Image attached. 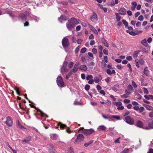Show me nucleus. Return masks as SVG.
Here are the masks:
<instances>
[{
	"mask_svg": "<svg viewBox=\"0 0 153 153\" xmlns=\"http://www.w3.org/2000/svg\"><path fill=\"white\" fill-rule=\"evenodd\" d=\"M93 140H91L88 143H85L84 144V146L85 147H87L88 146H89L92 143H93Z\"/></svg>",
	"mask_w": 153,
	"mask_h": 153,
	"instance_id": "cd10ccee",
	"label": "nucleus"
},
{
	"mask_svg": "<svg viewBox=\"0 0 153 153\" xmlns=\"http://www.w3.org/2000/svg\"><path fill=\"white\" fill-rule=\"evenodd\" d=\"M58 126H59L60 128H62L66 126V125H65L62 124L60 123H59L58 124Z\"/></svg>",
	"mask_w": 153,
	"mask_h": 153,
	"instance_id": "72a5a7b5",
	"label": "nucleus"
},
{
	"mask_svg": "<svg viewBox=\"0 0 153 153\" xmlns=\"http://www.w3.org/2000/svg\"><path fill=\"white\" fill-rule=\"evenodd\" d=\"M74 65V63L73 62H71L69 63L68 66L70 68H71Z\"/></svg>",
	"mask_w": 153,
	"mask_h": 153,
	"instance_id": "4c0bfd02",
	"label": "nucleus"
},
{
	"mask_svg": "<svg viewBox=\"0 0 153 153\" xmlns=\"http://www.w3.org/2000/svg\"><path fill=\"white\" fill-rule=\"evenodd\" d=\"M66 67H65L63 66H62V67L61 68V71L62 73H63L64 72L68 71V70L66 69Z\"/></svg>",
	"mask_w": 153,
	"mask_h": 153,
	"instance_id": "bb28decb",
	"label": "nucleus"
},
{
	"mask_svg": "<svg viewBox=\"0 0 153 153\" xmlns=\"http://www.w3.org/2000/svg\"><path fill=\"white\" fill-rule=\"evenodd\" d=\"M119 12L121 15H125L126 13V10L124 8H122L119 10Z\"/></svg>",
	"mask_w": 153,
	"mask_h": 153,
	"instance_id": "f8f14e48",
	"label": "nucleus"
},
{
	"mask_svg": "<svg viewBox=\"0 0 153 153\" xmlns=\"http://www.w3.org/2000/svg\"><path fill=\"white\" fill-rule=\"evenodd\" d=\"M132 103V104L134 105L137 106L139 105V103L135 101H133Z\"/></svg>",
	"mask_w": 153,
	"mask_h": 153,
	"instance_id": "13d9d810",
	"label": "nucleus"
},
{
	"mask_svg": "<svg viewBox=\"0 0 153 153\" xmlns=\"http://www.w3.org/2000/svg\"><path fill=\"white\" fill-rule=\"evenodd\" d=\"M140 52V51L139 50L135 51L134 52V54L132 55V56L133 58L134 59L136 58L137 57L138 54Z\"/></svg>",
	"mask_w": 153,
	"mask_h": 153,
	"instance_id": "a211bd4d",
	"label": "nucleus"
},
{
	"mask_svg": "<svg viewBox=\"0 0 153 153\" xmlns=\"http://www.w3.org/2000/svg\"><path fill=\"white\" fill-rule=\"evenodd\" d=\"M133 109L137 111H139L138 112L140 113L142 112L145 110V108L141 106L139 108L137 106H134L133 107Z\"/></svg>",
	"mask_w": 153,
	"mask_h": 153,
	"instance_id": "6e6552de",
	"label": "nucleus"
},
{
	"mask_svg": "<svg viewBox=\"0 0 153 153\" xmlns=\"http://www.w3.org/2000/svg\"><path fill=\"white\" fill-rule=\"evenodd\" d=\"M81 77L83 79H85V76L84 74H82L81 75Z\"/></svg>",
	"mask_w": 153,
	"mask_h": 153,
	"instance_id": "052dcab7",
	"label": "nucleus"
},
{
	"mask_svg": "<svg viewBox=\"0 0 153 153\" xmlns=\"http://www.w3.org/2000/svg\"><path fill=\"white\" fill-rule=\"evenodd\" d=\"M93 78V76L92 75H89L87 76L86 79L87 80H89L92 79Z\"/></svg>",
	"mask_w": 153,
	"mask_h": 153,
	"instance_id": "2f4dec72",
	"label": "nucleus"
},
{
	"mask_svg": "<svg viewBox=\"0 0 153 153\" xmlns=\"http://www.w3.org/2000/svg\"><path fill=\"white\" fill-rule=\"evenodd\" d=\"M62 44L63 47H66L69 44L68 39L66 37H64L62 40Z\"/></svg>",
	"mask_w": 153,
	"mask_h": 153,
	"instance_id": "0eeeda50",
	"label": "nucleus"
},
{
	"mask_svg": "<svg viewBox=\"0 0 153 153\" xmlns=\"http://www.w3.org/2000/svg\"><path fill=\"white\" fill-rule=\"evenodd\" d=\"M137 126L139 127L140 128H143V123L140 120H138L137 121Z\"/></svg>",
	"mask_w": 153,
	"mask_h": 153,
	"instance_id": "4468645a",
	"label": "nucleus"
},
{
	"mask_svg": "<svg viewBox=\"0 0 153 153\" xmlns=\"http://www.w3.org/2000/svg\"><path fill=\"white\" fill-rule=\"evenodd\" d=\"M102 116L104 118H105V119H108L109 118H111V117L109 115H107L106 116L103 115H102Z\"/></svg>",
	"mask_w": 153,
	"mask_h": 153,
	"instance_id": "49530a36",
	"label": "nucleus"
},
{
	"mask_svg": "<svg viewBox=\"0 0 153 153\" xmlns=\"http://www.w3.org/2000/svg\"><path fill=\"white\" fill-rule=\"evenodd\" d=\"M88 68L86 65H82L80 66L79 69L84 71H86L87 70Z\"/></svg>",
	"mask_w": 153,
	"mask_h": 153,
	"instance_id": "9b49d317",
	"label": "nucleus"
},
{
	"mask_svg": "<svg viewBox=\"0 0 153 153\" xmlns=\"http://www.w3.org/2000/svg\"><path fill=\"white\" fill-rule=\"evenodd\" d=\"M84 138V136L82 134H79L77 136L74 143L76 144H78L82 141Z\"/></svg>",
	"mask_w": 153,
	"mask_h": 153,
	"instance_id": "39448f33",
	"label": "nucleus"
},
{
	"mask_svg": "<svg viewBox=\"0 0 153 153\" xmlns=\"http://www.w3.org/2000/svg\"><path fill=\"white\" fill-rule=\"evenodd\" d=\"M128 97V95L126 94H124L121 96V98H126Z\"/></svg>",
	"mask_w": 153,
	"mask_h": 153,
	"instance_id": "5fc2aeb1",
	"label": "nucleus"
},
{
	"mask_svg": "<svg viewBox=\"0 0 153 153\" xmlns=\"http://www.w3.org/2000/svg\"><path fill=\"white\" fill-rule=\"evenodd\" d=\"M128 89V90L132 91L133 90L132 86L131 85H129L127 87Z\"/></svg>",
	"mask_w": 153,
	"mask_h": 153,
	"instance_id": "f704fd0d",
	"label": "nucleus"
},
{
	"mask_svg": "<svg viewBox=\"0 0 153 153\" xmlns=\"http://www.w3.org/2000/svg\"><path fill=\"white\" fill-rule=\"evenodd\" d=\"M130 91H129L128 90H125V92L126 93V94L128 95L129 94H131V92H130Z\"/></svg>",
	"mask_w": 153,
	"mask_h": 153,
	"instance_id": "338daca9",
	"label": "nucleus"
},
{
	"mask_svg": "<svg viewBox=\"0 0 153 153\" xmlns=\"http://www.w3.org/2000/svg\"><path fill=\"white\" fill-rule=\"evenodd\" d=\"M143 73L146 76H148L150 73V71L148 69L147 67H146L144 70Z\"/></svg>",
	"mask_w": 153,
	"mask_h": 153,
	"instance_id": "dca6fc26",
	"label": "nucleus"
},
{
	"mask_svg": "<svg viewBox=\"0 0 153 153\" xmlns=\"http://www.w3.org/2000/svg\"><path fill=\"white\" fill-rule=\"evenodd\" d=\"M141 43L144 46L147 47L148 46V43L147 42L146 40V39H144L142 41Z\"/></svg>",
	"mask_w": 153,
	"mask_h": 153,
	"instance_id": "b1692460",
	"label": "nucleus"
},
{
	"mask_svg": "<svg viewBox=\"0 0 153 153\" xmlns=\"http://www.w3.org/2000/svg\"><path fill=\"white\" fill-rule=\"evenodd\" d=\"M147 153H153V149H150L149 151Z\"/></svg>",
	"mask_w": 153,
	"mask_h": 153,
	"instance_id": "774afa93",
	"label": "nucleus"
},
{
	"mask_svg": "<svg viewBox=\"0 0 153 153\" xmlns=\"http://www.w3.org/2000/svg\"><path fill=\"white\" fill-rule=\"evenodd\" d=\"M130 113L128 111H126L124 114V116L128 115Z\"/></svg>",
	"mask_w": 153,
	"mask_h": 153,
	"instance_id": "4d7b16f0",
	"label": "nucleus"
},
{
	"mask_svg": "<svg viewBox=\"0 0 153 153\" xmlns=\"http://www.w3.org/2000/svg\"><path fill=\"white\" fill-rule=\"evenodd\" d=\"M82 130L81 132L86 135H89L93 133H94V131L92 128H91L89 129H85L83 128H82L80 129V130Z\"/></svg>",
	"mask_w": 153,
	"mask_h": 153,
	"instance_id": "f03ea898",
	"label": "nucleus"
},
{
	"mask_svg": "<svg viewBox=\"0 0 153 153\" xmlns=\"http://www.w3.org/2000/svg\"><path fill=\"white\" fill-rule=\"evenodd\" d=\"M124 108V107L123 106H119V107H118L117 108V109L118 110H122Z\"/></svg>",
	"mask_w": 153,
	"mask_h": 153,
	"instance_id": "de8ad7c7",
	"label": "nucleus"
},
{
	"mask_svg": "<svg viewBox=\"0 0 153 153\" xmlns=\"http://www.w3.org/2000/svg\"><path fill=\"white\" fill-rule=\"evenodd\" d=\"M107 73L109 75H111L112 74H115L116 73L115 71L114 70H113L112 71L110 69H108L107 70Z\"/></svg>",
	"mask_w": 153,
	"mask_h": 153,
	"instance_id": "5701e85b",
	"label": "nucleus"
},
{
	"mask_svg": "<svg viewBox=\"0 0 153 153\" xmlns=\"http://www.w3.org/2000/svg\"><path fill=\"white\" fill-rule=\"evenodd\" d=\"M144 97L147 100H149L150 99L153 100V95H145L144 96Z\"/></svg>",
	"mask_w": 153,
	"mask_h": 153,
	"instance_id": "412c9836",
	"label": "nucleus"
},
{
	"mask_svg": "<svg viewBox=\"0 0 153 153\" xmlns=\"http://www.w3.org/2000/svg\"><path fill=\"white\" fill-rule=\"evenodd\" d=\"M148 126L150 129L153 128V120L152 122L149 123L148 124Z\"/></svg>",
	"mask_w": 153,
	"mask_h": 153,
	"instance_id": "c85d7f7f",
	"label": "nucleus"
},
{
	"mask_svg": "<svg viewBox=\"0 0 153 153\" xmlns=\"http://www.w3.org/2000/svg\"><path fill=\"white\" fill-rule=\"evenodd\" d=\"M19 17L22 20H26L27 17L23 13H21L19 15Z\"/></svg>",
	"mask_w": 153,
	"mask_h": 153,
	"instance_id": "ddd939ff",
	"label": "nucleus"
},
{
	"mask_svg": "<svg viewBox=\"0 0 153 153\" xmlns=\"http://www.w3.org/2000/svg\"><path fill=\"white\" fill-rule=\"evenodd\" d=\"M79 62H77L76 63L73 69V71L74 73H75L79 69Z\"/></svg>",
	"mask_w": 153,
	"mask_h": 153,
	"instance_id": "9d476101",
	"label": "nucleus"
},
{
	"mask_svg": "<svg viewBox=\"0 0 153 153\" xmlns=\"http://www.w3.org/2000/svg\"><path fill=\"white\" fill-rule=\"evenodd\" d=\"M143 105L146 108V110L153 111V107L152 106L146 104H144Z\"/></svg>",
	"mask_w": 153,
	"mask_h": 153,
	"instance_id": "f3484780",
	"label": "nucleus"
},
{
	"mask_svg": "<svg viewBox=\"0 0 153 153\" xmlns=\"http://www.w3.org/2000/svg\"><path fill=\"white\" fill-rule=\"evenodd\" d=\"M106 128V127L103 125L100 126L97 128V129L99 131L105 130Z\"/></svg>",
	"mask_w": 153,
	"mask_h": 153,
	"instance_id": "aec40b11",
	"label": "nucleus"
},
{
	"mask_svg": "<svg viewBox=\"0 0 153 153\" xmlns=\"http://www.w3.org/2000/svg\"><path fill=\"white\" fill-rule=\"evenodd\" d=\"M123 102L125 103H128L130 102V101L128 99H125L124 100Z\"/></svg>",
	"mask_w": 153,
	"mask_h": 153,
	"instance_id": "603ef678",
	"label": "nucleus"
},
{
	"mask_svg": "<svg viewBox=\"0 0 153 153\" xmlns=\"http://www.w3.org/2000/svg\"><path fill=\"white\" fill-rule=\"evenodd\" d=\"M58 137V135L56 134H52L51 135V138L53 140H56Z\"/></svg>",
	"mask_w": 153,
	"mask_h": 153,
	"instance_id": "4be33fe9",
	"label": "nucleus"
},
{
	"mask_svg": "<svg viewBox=\"0 0 153 153\" xmlns=\"http://www.w3.org/2000/svg\"><path fill=\"white\" fill-rule=\"evenodd\" d=\"M97 88L98 91L102 89L101 87L99 85H97Z\"/></svg>",
	"mask_w": 153,
	"mask_h": 153,
	"instance_id": "bf43d9fd",
	"label": "nucleus"
},
{
	"mask_svg": "<svg viewBox=\"0 0 153 153\" xmlns=\"http://www.w3.org/2000/svg\"><path fill=\"white\" fill-rule=\"evenodd\" d=\"M131 83L132 86L134 87V88H135L137 87V85L136 84L135 82L134 81H132L131 82Z\"/></svg>",
	"mask_w": 153,
	"mask_h": 153,
	"instance_id": "a19ab883",
	"label": "nucleus"
},
{
	"mask_svg": "<svg viewBox=\"0 0 153 153\" xmlns=\"http://www.w3.org/2000/svg\"><path fill=\"white\" fill-rule=\"evenodd\" d=\"M5 123L8 127H11L13 124V121L12 118L9 116L7 117L6 118V120Z\"/></svg>",
	"mask_w": 153,
	"mask_h": 153,
	"instance_id": "7ed1b4c3",
	"label": "nucleus"
},
{
	"mask_svg": "<svg viewBox=\"0 0 153 153\" xmlns=\"http://www.w3.org/2000/svg\"><path fill=\"white\" fill-rule=\"evenodd\" d=\"M111 118H113L116 119L117 120H119L120 119V116H116L115 115H112L111 117Z\"/></svg>",
	"mask_w": 153,
	"mask_h": 153,
	"instance_id": "e433bc0d",
	"label": "nucleus"
},
{
	"mask_svg": "<svg viewBox=\"0 0 153 153\" xmlns=\"http://www.w3.org/2000/svg\"><path fill=\"white\" fill-rule=\"evenodd\" d=\"M149 116L151 118L153 117V111L149 113Z\"/></svg>",
	"mask_w": 153,
	"mask_h": 153,
	"instance_id": "69168bd1",
	"label": "nucleus"
},
{
	"mask_svg": "<svg viewBox=\"0 0 153 153\" xmlns=\"http://www.w3.org/2000/svg\"><path fill=\"white\" fill-rule=\"evenodd\" d=\"M140 63L141 65H143L145 63V62L143 59H141L140 60Z\"/></svg>",
	"mask_w": 153,
	"mask_h": 153,
	"instance_id": "8fccbe9b",
	"label": "nucleus"
},
{
	"mask_svg": "<svg viewBox=\"0 0 153 153\" xmlns=\"http://www.w3.org/2000/svg\"><path fill=\"white\" fill-rule=\"evenodd\" d=\"M79 23V22L76 19L74 18H71L66 23L67 28L69 30H71L72 28H74L76 25Z\"/></svg>",
	"mask_w": 153,
	"mask_h": 153,
	"instance_id": "f257e3e1",
	"label": "nucleus"
},
{
	"mask_svg": "<svg viewBox=\"0 0 153 153\" xmlns=\"http://www.w3.org/2000/svg\"><path fill=\"white\" fill-rule=\"evenodd\" d=\"M100 102L102 104H107V105L109 106H111V102L110 101H108L106 102H103L100 101Z\"/></svg>",
	"mask_w": 153,
	"mask_h": 153,
	"instance_id": "7c9ffc66",
	"label": "nucleus"
},
{
	"mask_svg": "<svg viewBox=\"0 0 153 153\" xmlns=\"http://www.w3.org/2000/svg\"><path fill=\"white\" fill-rule=\"evenodd\" d=\"M143 16L142 15H141L138 18V19L139 21H142L143 20Z\"/></svg>",
	"mask_w": 153,
	"mask_h": 153,
	"instance_id": "c03bdc74",
	"label": "nucleus"
},
{
	"mask_svg": "<svg viewBox=\"0 0 153 153\" xmlns=\"http://www.w3.org/2000/svg\"><path fill=\"white\" fill-rule=\"evenodd\" d=\"M80 47L79 46L77 47L75 49V51L76 53H77L79 50Z\"/></svg>",
	"mask_w": 153,
	"mask_h": 153,
	"instance_id": "864d4df0",
	"label": "nucleus"
},
{
	"mask_svg": "<svg viewBox=\"0 0 153 153\" xmlns=\"http://www.w3.org/2000/svg\"><path fill=\"white\" fill-rule=\"evenodd\" d=\"M102 79L101 77H98L97 76H95L94 77V81L95 83H97L100 81Z\"/></svg>",
	"mask_w": 153,
	"mask_h": 153,
	"instance_id": "6ab92c4d",
	"label": "nucleus"
},
{
	"mask_svg": "<svg viewBox=\"0 0 153 153\" xmlns=\"http://www.w3.org/2000/svg\"><path fill=\"white\" fill-rule=\"evenodd\" d=\"M126 122L130 125H132L134 123V120L130 116H128L125 117Z\"/></svg>",
	"mask_w": 153,
	"mask_h": 153,
	"instance_id": "423d86ee",
	"label": "nucleus"
},
{
	"mask_svg": "<svg viewBox=\"0 0 153 153\" xmlns=\"http://www.w3.org/2000/svg\"><path fill=\"white\" fill-rule=\"evenodd\" d=\"M143 92L144 93H146V94H148L149 93V92L147 90V89L146 88H143Z\"/></svg>",
	"mask_w": 153,
	"mask_h": 153,
	"instance_id": "79ce46f5",
	"label": "nucleus"
},
{
	"mask_svg": "<svg viewBox=\"0 0 153 153\" xmlns=\"http://www.w3.org/2000/svg\"><path fill=\"white\" fill-rule=\"evenodd\" d=\"M104 59L105 62L107 63L108 62L107 56H104Z\"/></svg>",
	"mask_w": 153,
	"mask_h": 153,
	"instance_id": "e2e57ef3",
	"label": "nucleus"
},
{
	"mask_svg": "<svg viewBox=\"0 0 153 153\" xmlns=\"http://www.w3.org/2000/svg\"><path fill=\"white\" fill-rule=\"evenodd\" d=\"M94 80L92 79L91 80H89L88 83L89 84H91L94 82Z\"/></svg>",
	"mask_w": 153,
	"mask_h": 153,
	"instance_id": "6e6d98bb",
	"label": "nucleus"
},
{
	"mask_svg": "<svg viewBox=\"0 0 153 153\" xmlns=\"http://www.w3.org/2000/svg\"><path fill=\"white\" fill-rule=\"evenodd\" d=\"M103 52L104 54L106 55L108 54V51L106 48L104 49L103 50Z\"/></svg>",
	"mask_w": 153,
	"mask_h": 153,
	"instance_id": "58836bf2",
	"label": "nucleus"
},
{
	"mask_svg": "<svg viewBox=\"0 0 153 153\" xmlns=\"http://www.w3.org/2000/svg\"><path fill=\"white\" fill-rule=\"evenodd\" d=\"M114 104L116 106L119 107L122 105V103L120 102H114Z\"/></svg>",
	"mask_w": 153,
	"mask_h": 153,
	"instance_id": "c756f323",
	"label": "nucleus"
},
{
	"mask_svg": "<svg viewBox=\"0 0 153 153\" xmlns=\"http://www.w3.org/2000/svg\"><path fill=\"white\" fill-rule=\"evenodd\" d=\"M94 54H96L97 53V50L95 48H93L91 51Z\"/></svg>",
	"mask_w": 153,
	"mask_h": 153,
	"instance_id": "37998d69",
	"label": "nucleus"
},
{
	"mask_svg": "<svg viewBox=\"0 0 153 153\" xmlns=\"http://www.w3.org/2000/svg\"><path fill=\"white\" fill-rule=\"evenodd\" d=\"M29 141L26 139H24L23 140H22V142H25L26 143H28Z\"/></svg>",
	"mask_w": 153,
	"mask_h": 153,
	"instance_id": "680f3d73",
	"label": "nucleus"
},
{
	"mask_svg": "<svg viewBox=\"0 0 153 153\" xmlns=\"http://www.w3.org/2000/svg\"><path fill=\"white\" fill-rule=\"evenodd\" d=\"M90 29L92 30V31L94 33L97 35H98V33L97 30L94 28L92 25H89Z\"/></svg>",
	"mask_w": 153,
	"mask_h": 153,
	"instance_id": "2eb2a0df",
	"label": "nucleus"
},
{
	"mask_svg": "<svg viewBox=\"0 0 153 153\" xmlns=\"http://www.w3.org/2000/svg\"><path fill=\"white\" fill-rule=\"evenodd\" d=\"M57 83L59 86L62 87L64 85V83L62 77L60 76H58L57 78Z\"/></svg>",
	"mask_w": 153,
	"mask_h": 153,
	"instance_id": "20e7f679",
	"label": "nucleus"
},
{
	"mask_svg": "<svg viewBox=\"0 0 153 153\" xmlns=\"http://www.w3.org/2000/svg\"><path fill=\"white\" fill-rule=\"evenodd\" d=\"M66 19V17L65 16H60V18L59 19V21L61 19L63 20H65Z\"/></svg>",
	"mask_w": 153,
	"mask_h": 153,
	"instance_id": "ea45409f",
	"label": "nucleus"
},
{
	"mask_svg": "<svg viewBox=\"0 0 153 153\" xmlns=\"http://www.w3.org/2000/svg\"><path fill=\"white\" fill-rule=\"evenodd\" d=\"M91 19L92 22H94L97 21L98 19L97 15L95 13H93L92 16L91 17Z\"/></svg>",
	"mask_w": 153,
	"mask_h": 153,
	"instance_id": "1a4fd4ad",
	"label": "nucleus"
},
{
	"mask_svg": "<svg viewBox=\"0 0 153 153\" xmlns=\"http://www.w3.org/2000/svg\"><path fill=\"white\" fill-rule=\"evenodd\" d=\"M85 89L86 91H88L90 88V85H86L85 86Z\"/></svg>",
	"mask_w": 153,
	"mask_h": 153,
	"instance_id": "a18cd8bd",
	"label": "nucleus"
},
{
	"mask_svg": "<svg viewBox=\"0 0 153 153\" xmlns=\"http://www.w3.org/2000/svg\"><path fill=\"white\" fill-rule=\"evenodd\" d=\"M122 22L124 25H125L126 28L128 27V23L125 20H122Z\"/></svg>",
	"mask_w": 153,
	"mask_h": 153,
	"instance_id": "473e14b6",
	"label": "nucleus"
},
{
	"mask_svg": "<svg viewBox=\"0 0 153 153\" xmlns=\"http://www.w3.org/2000/svg\"><path fill=\"white\" fill-rule=\"evenodd\" d=\"M126 59L128 61H131L132 60V57L131 56H127Z\"/></svg>",
	"mask_w": 153,
	"mask_h": 153,
	"instance_id": "3c124183",
	"label": "nucleus"
},
{
	"mask_svg": "<svg viewBox=\"0 0 153 153\" xmlns=\"http://www.w3.org/2000/svg\"><path fill=\"white\" fill-rule=\"evenodd\" d=\"M82 40L81 39H78L77 41V43L78 44H80L82 42Z\"/></svg>",
	"mask_w": 153,
	"mask_h": 153,
	"instance_id": "0e129e2a",
	"label": "nucleus"
},
{
	"mask_svg": "<svg viewBox=\"0 0 153 153\" xmlns=\"http://www.w3.org/2000/svg\"><path fill=\"white\" fill-rule=\"evenodd\" d=\"M86 51V48H83L81 50L80 52L82 53H85Z\"/></svg>",
	"mask_w": 153,
	"mask_h": 153,
	"instance_id": "c9c22d12",
	"label": "nucleus"
},
{
	"mask_svg": "<svg viewBox=\"0 0 153 153\" xmlns=\"http://www.w3.org/2000/svg\"><path fill=\"white\" fill-rule=\"evenodd\" d=\"M102 41L105 46L106 47H108V44L104 38H103L102 40Z\"/></svg>",
	"mask_w": 153,
	"mask_h": 153,
	"instance_id": "a878e982",
	"label": "nucleus"
},
{
	"mask_svg": "<svg viewBox=\"0 0 153 153\" xmlns=\"http://www.w3.org/2000/svg\"><path fill=\"white\" fill-rule=\"evenodd\" d=\"M116 16V19L117 22H119L121 19V17L119 15L118 13H115Z\"/></svg>",
	"mask_w": 153,
	"mask_h": 153,
	"instance_id": "393cba45",
	"label": "nucleus"
},
{
	"mask_svg": "<svg viewBox=\"0 0 153 153\" xmlns=\"http://www.w3.org/2000/svg\"><path fill=\"white\" fill-rule=\"evenodd\" d=\"M120 153H128V149H125Z\"/></svg>",
	"mask_w": 153,
	"mask_h": 153,
	"instance_id": "09e8293b",
	"label": "nucleus"
}]
</instances>
